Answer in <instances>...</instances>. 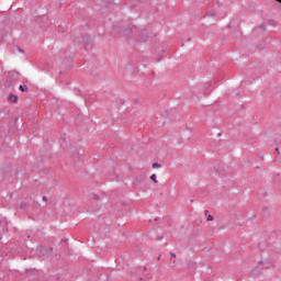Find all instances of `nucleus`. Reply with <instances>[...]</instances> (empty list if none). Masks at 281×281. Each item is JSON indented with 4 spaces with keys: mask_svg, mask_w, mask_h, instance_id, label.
Returning <instances> with one entry per match:
<instances>
[{
    "mask_svg": "<svg viewBox=\"0 0 281 281\" xmlns=\"http://www.w3.org/2000/svg\"><path fill=\"white\" fill-rule=\"evenodd\" d=\"M138 36L140 37V41L143 43H146V41H148V31H146L145 29L138 31Z\"/></svg>",
    "mask_w": 281,
    "mask_h": 281,
    "instance_id": "1",
    "label": "nucleus"
},
{
    "mask_svg": "<svg viewBox=\"0 0 281 281\" xmlns=\"http://www.w3.org/2000/svg\"><path fill=\"white\" fill-rule=\"evenodd\" d=\"M21 78V74L16 70L9 71V80H19Z\"/></svg>",
    "mask_w": 281,
    "mask_h": 281,
    "instance_id": "2",
    "label": "nucleus"
},
{
    "mask_svg": "<svg viewBox=\"0 0 281 281\" xmlns=\"http://www.w3.org/2000/svg\"><path fill=\"white\" fill-rule=\"evenodd\" d=\"M8 102H11V104H16V102H19V95L13 93L9 94Z\"/></svg>",
    "mask_w": 281,
    "mask_h": 281,
    "instance_id": "3",
    "label": "nucleus"
},
{
    "mask_svg": "<svg viewBox=\"0 0 281 281\" xmlns=\"http://www.w3.org/2000/svg\"><path fill=\"white\" fill-rule=\"evenodd\" d=\"M82 43H85V45H91V37L89 35H82Z\"/></svg>",
    "mask_w": 281,
    "mask_h": 281,
    "instance_id": "4",
    "label": "nucleus"
},
{
    "mask_svg": "<svg viewBox=\"0 0 281 281\" xmlns=\"http://www.w3.org/2000/svg\"><path fill=\"white\" fill-rule=\"evenodd\" d=\"M19 91H21L22 93H25V91H27V86L26 85H20L19 86Z\"/></svg>",
    "mask_w": 281,
    "mask_h": 281,
    "instance_id": "5",
    "label": "nucleus"
},
{
    "mask_svg": "<svg viewBox=\"0 0 281 281\" xmlns=\"http://www.w3.org/2000/svg\"><path fill=\"white\" fill-rule=\"evenodd\" d=\"M206 16H216V11L211 10L206 13Z\"/></svg>",
    "mask_w": 281,
    "mask_h": 281,
    "instance_id": "6",
    "label": "nucleus"
},
{
    "mask_svg": "<svg viewBox=\"0 0 281 281\" xmlns=\"http://www.w3.org/2000/svg\"><path fill=\"white\" fill-rule=\"evenodd\" d=\"M150 179H151V181H154V183H157V175L156 173L151 175Z\"/></svg>",
    "mask_w": 281,
    "mask_h": 281,
    "instance_id": "7",
    "label": "nucleus"
},
{
    "mask_svg": "<svg viewBox=\"0 0 281 281\" xmlns=\"http://www.w3.org/2000/svg\"><path fill=\"white\" fill-rule=\"evenodd\" d=\"M259 30H262V32H265V30H267V25L265 23H261L259 25Z\"/></svg>",
    "mask_w": 281,
    "mask_h": 281,
    "instance_id": "8",
    "label": "nucleus"
},
{
    "mask_svg": "<svg viewBox=\"0 0 281 281\" xmlns=\"http://www.w3.org/2000/svg\"><path fill=\"white\" fill-rule=\"evenodd\" d=\"M26 207H27V203L22 202V203L20 204V209L25 210Z\"/></svg>",
    "mask_w": 281,
    "mask_h": 281,
    "instance_id": "9",
    "label": "nucleus"
},
{
    "mask_svg": "<svg viewBox=\"0 0 281 281\" xmlns=\"http://www.w3.org/2000/svg\"><path fill=\"white\" fill-rule=\"evenodd\" d=\"M153 168H161V165L159 162H154Z\"/></svg>",
    "mask_w": 281,
    "mask_h": 281,
    "instance_id": "10",
    "label": "nucleus"
},
{
    "mask_svg": "<svg viewBox=\"0 0 281 281\" xmlns=\"http://www.w3.org/2000/svg\"><path fill=\"white\" fill-rule=\"evenodd\" d=\"M206 221H214V216L207 215Z\"/></svg>",
    "mask_w": 281,
    "mask_h": 281,
    "instance_id": "11",
    "label": "nucleus"
},
{
    "mask_svg": "<svg viewBox=\"0 0 281 281\" xmlns=\"http://www.w3.org/2000/svg\"><path fill=\"white\" fill-rule=\"evenodd\" d=\"M269 25H276V21L274 20H269Z\"/></svg>",
    "mask_w": 281,
    "mask_h": 281,
    "instance_id": "12",
    "label": "nucleus"
},
{
    "mask_svg": "<svg viewBox=\"0 0 281 281\" xmlns=\"http://www.w3.org/2000/svg\"><path fill=\"white\" fill-rule=\"evenodd\" d=\"M161 59H162L161 55H159V56L156 58L157 63H161Z\"/></svg>",
    "mask_w": 281,
    "mask_h": 281,
    "instance_id": "13",
    "label": "nucleus"
},
{
    "mask_svg": "<svg viewBox=\"0 0 281 281\" xmlns=\"http://www.w3.org/2000/svg\"><path fill=\"white\" fill-rule=\"evenodd\" d=\"M252 273H254L255 276H258V268H255V269L252 270Z\"/></svg>",
    "mask_w": 281,
    "mask_h": 281,
    "instance_id": "14",
    "label": "nucleus"
},
{
    "mask_svg": "<svg viewBox=\"0 0 281 281\" xmlns=\"http://www.w3.org/2000/svg\"><path fill=\"white\" fill-rule=\"evenodd\" d=\"M18 48V50L20 52V54H24V52H23V48H21V47H16Z\"/></svg>",
    "mask_w": 281,
    "mask_h": 281,
    "instance_id": "15",
    "label": "nucleus"
},
{
    "mask_svg": "<svg viewBox=\"0 0 281 281\" xmlns=\"http://www.w3.org/2000/svg\"><path fill=\"white\" fill-rule=\"evenodd\" d=\"M170 256H171V258H177V254H175V252H170Z\"/></svg>",
    "mask_w": 281,
    "mask_h": 281,
    "instance_id": "16",
    "label": "nucleus"
},
{
    "mask_svg": "<svg viewBox=\"0 0 281 281\" xmlns=\"http://www.w3.org/2000/svg\"><path fill=\"white\" fill-rule=\"evenodd\" d=\"M45 249L43 246L37 247V251H43Z\"/></svg>",
    "mask_w": 281,
    "mask_h": 281,
    "instance_id": "17",
    "label": "nucleus"
},
{
    "mask_svg": "<svg viewBox=\"0 0 281 281\" xmlns=\"http://www.w3.org/2000/svg\"><path fill=\"white\" fill-rule=\"evenodd\" d=\"M205 87H206L207 89H210V88L212 87V83L207 82V83L205 85Z\"/></svg>",
    "mask_w": 281,
    "mask_h": 281,
    "instance_id": "18",
    "label": "nucleus"
},
{
    "mask_svg": "<svg viewBox=\"0 0 281 281\" xmlns=\"http://www.w3.org/2000/svg\"><path fill=\"white\" fill-rule=\"evenodd\" d=\"M276 154L280 155V148H278V147L276 148Z\"/></svg>",
    "mask_w": 281,
    "mask_h": 281,
    "instance_id": "19",
    "label": "nucleus"
},
{
    "mask_svg": "<svg viewBox=\"0 0 281 281\" xmlns=\"http://www.w3.org/2000/svg\"><path fill=\"white\" fill-rule=\"evenodd\" d=\"M209 213H210V211H207V210L204 211L205 216H207Z\"/></svg>",
    "mask_w": 281,
    "mask_h": 281,
    "instance_id": "20",
    "label": "nucleus"
},
{
    "mask_svg": "<svg viewBox=\"0 0 281 281\" xmlns=\"http://www.w3.org/2000/svg\"><path fill=\"white\" fill-rule=\"evenodd\" d=\"M123 32H124V34H127V33H128V30L124 29Z\"/></svg>",
    "mask_w": 281,
    "mask_h": 281,
    "instance_id": "21",
    "label": "nucleus"
},
{
    "mask_svg": "<svg viewBox=\"0 0 281 281\" xmlns=\"http://www.w3.org/2000/svg\"><path fill=\"white\" fill-rule=\"evenodd\" d=\"M43 201H47V196H43Z\"/></svg>",
    "mask_w": 281,
    "mask_h": 281,
    "instance_id": "22",
    "label": "nucleus"
},
{
    "mask_svg": "<svg viewBox=\"0 0 281 281\" xmlns=\"http://www.w3.org/2000/svg\"><path fill=\"white\" fill-rule=\"evenodd\" d=\"M258 47H259V49H262V48H263V46H262V45H259Z\"/></svg>",
    "mask_w": 281,
    "mask_h": 281,
    "instance_id": "23",
    "label": "nucleus"
},
{
    "mask_svg": "<svg viewBox=\"0 0 281 281\" xmlns=\"http://www.w3.org/2000/svg\"><path fill=\"white\" fill-rule=\"evenodd\" d=\"M259 159H265V156H259Z\"/></svg>",
    "mask_w": 281,
    "mask_h": 281,
    "instance_id": "24",
    "label": "nucleus"
},
{
    "mask_svg": "<svg viewBox=\"0 0 281 281\" xmlns=\"http://www.w3.org/2000/svg\"><path fill=\"white\" fill-rule=\"evenodd\" d=\"M160 259H161V255L158 256V260H160Z\"/></svg>",
    "mask_w": 281,
    "mask_h": 281,
    "instance_id": "25",
    "label": "nucleus"
},
{
    "mask_svg": "<svg viewBox=\"0 0 281 281\" xmlns=\"http://www.w3.org/2000/svg\"><path fill=\"white\" fill-rule=\"evenodd\" d=\"M63 243H67V239H63Z\"/></svg>",
    "mask_w": 281,
    "mask_h": 281,
    "instance_id": "26",
    "label": "nucleus"
},
{
    "mask_svg": "<svg viewBox=\"0 0 281 281\" xmlns=\"http://www.w3.org/2000/svg\"><path fill=\"white\" fill-rule=\"evenodd\" d=\"M279 3H281V0H277Z\"/></svg>",
    "mask_w": 281,
    "mask_h": 281,
    "instance_id": "27",
    "label": "nucleus"
},
{
    "mask_svg": "<svg viewBox=\"0 0 281 281\" xmlns=\"http://www.w3.org/2000/svg\"><path fill=\"white\" fill-rule=\"evenodd\" d=\"M267 210V207H263V211Z\"/></svg>",
    "mask_w": 281,
    "mask_h": 281,
    "instance_id": "28",
    "label": "nucleus"
},
{
    "mask_svg": "<svg viewBox=\"0 0 281 281\" xmlns=\"http://www.w3.org/2000/svg\"><path fill=\"white\" fill-rule=\"evenodd\" d=\"M144 270L146 271V267L144 268Z\"/></svg>",
    "mask_w": 281,
    "mask_h": 281,
    "instance_id": "29",
    "label": "nucleus"
},
{
    "mask_svg": "<svg viewBox=\"0 0 281 281\" xmlns=\"http://www.w3.org/2000/svg\"><path fill=\"white\" fill-rule=\"evenodd\" d=\"M0 240H1V235H0Z\"/></svg>",
    "mask_w": 281,
    "mask_h": 281,
    "instance_id": "30",
    "label": "nucleus"
}]
</instances>
